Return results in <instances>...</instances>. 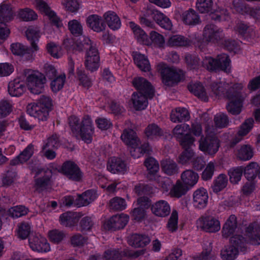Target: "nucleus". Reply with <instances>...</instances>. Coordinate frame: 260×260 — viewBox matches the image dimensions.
<instances>
[{
  "label": "nucleus",
  "mask_w": 260,
  "mask_h": 260,
  "mask_svg": "<svg viewBox=\"0 0 260 260\" xmlns=\"http://www.w3.org/2000/svg\"><path fill=\"white\" fill-rule=\"evenodd\" d=\"M222 235L230 237L231 245L225 246L221 251V257L223 260H234L240 252H248L250 245L260 244V225L251 224L244 233L237 227L236 217L232 215L223 226Z\"/></svg>",
  "instance_id": "f257e3e1"
},
{
  "label": "nucleus",
  "mask_w": 260,
  "mask_h": 260,
  "mask_svg": "<svg viewBox=\"0 0 260 260\" xmlns=\"http://www.w3.org/2000/svg\"><path fill=\"white\" fill-rule=\"evenodd\" d=\"M243 88V85L238 83L230 88V85L224 80L219 83H214L205 89L200 82L191 83L188 86V90L201 100L207 102L210 99L215 100L225 98L229 100L226 109L229 112L233 115H238L242 111L243 99L239 92Z\"/></svg>",
  "instance_id": "f03ea898"
},
{
  "label": "nucleus",
  "mask_w": 260,
  "mask_h": 260,
  "mask_svg": "<svg viewBox=\"0 0 260 260\" xmlns=\"http://www.w3.org/2000/svg\"><path fill=\"white\" fill-rule=\"evenodd\" d=\"M63 45L67 51L82 50V46L85 49H88L86 59V68L93 72L97 70L100 67V56L95 45L83 34H69L64 40Z\"/></svg>",
  "instance_id": "7ed1b4c3"
},
{
  "label": "nucleus",
  "mask_w": 260,
  "mask_h": 260,
  "mask_svg": "<svg viewBox=\"0 0 260 260\" xmlns=\"http://www.w3.org/2000/svg\"><path fill=\"white\" fill-rule=\"evenodd\" d=\"M69 124L73 135L77 138H81L87 144L91 142L94 128L89 116L85 117L81 123H79L77 117L71 116L69 118Z\"/></svg>",
  "instance_id": "20e7f679"
},
{
  "label": "nucleus",
  "mask_w": 260,
  "mask_h": 260,
  "mask_svg": "<svg viewBox=\"0 0 260 260\" xmlns=\"http://www.w3.org/2000/svg\"><path fill=\"white\" fill-rule=\"evenodd\" d=\"M121 138L128 146L131 154L135 158H139L149 151V145L147 143L142 144L135 132L132 129H125L121 136Z\"/></svg>",
  "instance_id": "39448f33"
},
{
  "label": "nucleus",
  "mask_w": 260,
  "mask_h": 260,
  "mask_svg": "<svg viewBox=\"0 0 260 260\" xmlns=\"http://www.w3.org/2000/svg\"><path fill=\"white\" fill-rule=\"evenodd\" d=\"M51 107L50 98L43 95L36 102L27 105V113L31 116L37 118L39 121H46L48 119Z\"/></svg>",
  "instance_id": "423d86ee"
},
{
  "label": "nucleus",
  "mask_w": 260,
  "mask_h": 260,
  "mask_svg": "<svg viewBox=\"0 0 260 260\" xmlns=\"http://www.w3.org/2000/svg\"><path fill=\"white\" fill-rule=\"evenodd\" d=\"M153 20L156 21L157 24L164 29L171 30L173 27L170 19L160 12H153L151 10H146L142 14L140 17V22L146 26L153 28L155 23Z\"/></svg>",
  "instance_id": "0eeeda50"
},
{
  "label": "nucleus",
  "mask_w": 260,
  "mask_h": 260,
  "mask_svg": "<svg viewBox=\"0 0 260 260\" xmlns=\"http://www.w3.org/2000/svg\"><path fill=\"white\" fill-rule=\"evenodd\" d=\"M28 89L32 93L39 94L44 88L46 80L44 75L37 71L25 70L21 74Z\"/></svg>",
  "instance_id": "6e6552de"
},
{
  "label": "nucleus",
  "mask_w": 260,
  "mask_h": 260,
  "mask_svg": "<svg viewBox=\"0 0 260 260\" xmlns=\"http://www.w3.org/2000/svg\"><path fill=\"white\" fill-rule=\"evenodd\" d=\"M26 36L31 44V49L20 43H13L11 46V50L14 55L28 58L32 56L33 52L38 50L39 48L37 44L39 40L40 36L39 34H26Z\"/></svg>",
  "instance_id": "1a4fd4ad"
},
{
  "label": "nucleus",
  "mask_w": 260,
  "mask_h": 260,
  "mask_svg": "<svg viewBox=\"0 0 260 260\" xmlns=\"http://www.w3.org/2000/svg\"><path fill=\"white\" fill-rule=\"evenodd\" d=\"M145 166L147 169L148 176L150 179H154L161 186L164 192H168L169 190L170 181L168 178L161 177L157 175L159 166L157 161L152 157H148L145 161Z\"/></svg>",
  "instance_id": "9d476101"
},
{
  "label": "nucleus",
  "mask_w": 260,
  "mask_h": 260,
  "mask_svg": "<svg viewBox=\"0 0 260 260\" xmlns=\"http://www.w3.org/2000/svg\"><path fill=\"white\" fill-rule=\"evenodd\" d=\"M215 129L207 127L206 130L207 136L202 137L199 141V149L209 155L215 154L219 147V141L213 134Z\"/></svg>",
  "instance_id": "9b49d317"
},
{
  "label": "nucleus",
  "mask_w": 260,
  "mask_h": 260,
  "mask_svg": "<svg viewBox=\"0 0 260 260\" xmlns=\"http://www.w3.org/2000/svg\"><path fill=\"white\" fill-rule=\"evenodd\" d=\"M98 194L95 190H88L85 191L82 195L75 196H67L64 197L63 205L70 206L75 205L78 207L86 206L95 200Z\"/></svg>",
  "instance_id": "f8f14e48"
},
{
  "label": "nucleus",
  "mask_w": 260,
  "mask_h": 260,
  "mask_svg": "<svg viewBox=\"0 0 260 260\" xmlns=\"http://www.w3.org/2000/svg\"><path fill=\"white\" fill-rule=\"evenodd\" d=\"M202 66L209 71L221 70L228 72L231 69V60L225 54L218 55L216 59L206 56L202 61Z\"/></svg>",
  "instance_id": "ddd939ff"
},
{
  "label": "nucleus",
  "mask_w": 260,
  "mask_h": 260,
  "mask_svg": "<svg viewBox=\"0 0 260 260\" xmlns=\"http://www.w3.org/2000/svg\"><path fill=\"white\" fill-rule=\"evenodd\" d=\"M157 70L161 74L163 83L166 86L173 85L174 83L180 81L183 77V73L182 71H177L162 63L158 65Z\"/></svg>",
  "instance_id": "4468645a"
},
{
  "label": "nucleus",
  "mask_w": 260,
  "mask_h": 260,
  "mask_svg": "<svg viewBox=\"0 0 260 260\" xmlns=\"http://www.w3.org/2000/svg\"><path fill=\"white\" fill-rule=\"evenodd\" d=\"M202 132V128L199 124L193 123L191 129L189 125L184 123L177 125L173 129V134L178 139L181 144V141L187 136L190 138H194L199 137Z\"/></svg>",
  "instance_id": "2eb2a0df"
},
{
  "label": "nucleus",
  "mask_w": 260,
  "mask_h": 260,
  "mask_svg": "<svg viewBox=\"0 0 260 260\" xmlns=\"http://www.w3.org/2000/svg\"><path fill=\"white\" fill-rule=\"evenodd\" d=\"M197 226L206 232L215 233L220 229V223L215 216L210 214H205L200 217L196 222Z\"/></svg>",
  "instance_id": "dca6fc26"
},
{
  "label": "nucleus",
  "mask_w": 260,
  "mask_h": 260,
  "mask_svg": "<svg viewBox=\"0 0 260 260\" xmlns=\"http://www.w3.org/2000/svg\"><path fill=\"white\" fill-rule=\"evenodd\" d=\"M28 168L32 171L36 172L35 184L37 189L41 191L46 188L50 183V178L52 175V171L50 170H40L38 163H36L34 167L29 164Z\"/></svg>",
  "instance_id": "f3484780"
},
{
  "label": "nucleus",
  "mask_w": 260,
  "mask_h": 260,
  "mask_svg": "<svg viewBox=\"0 0 260 260\" xmlns=\"http://www.w3.org/2000/svg\"><path fill=\"white\" fill-rule=\"evenodd\" d=\"M195 139L186 136L181 141V145L184 151L179 157V161L182 164H192L194 154L192 148L195 146Z\"/></svg>",
  "instance_id": "a211bd4d"
},
{
  "label": "nucleus",
  "mask_w": 260,
  "mask_h": 260,
  "mask_svg": "<svg viewBox=\"0 0 260 260\" xmlns=\"http://www.w3.org/2000/svg\"><path fill=\"white\" fill-rule=\"evenodd\" d=\"M28 244L34 251L46 253L51 250L50 245L47 239L39 234H31L29 236Z\"/></svg>",
  "instance_id": "6ab92c4d"
},
{
  "label": "nucleus",
  "mask_w": 260,
  "mask_h": 260,
  "mask_svg": "<svg viewBox=\"0 0 260 260\" xmlns=\"http://www.w3.org/2000/svg\"><path fill=\"white\" fill-rule=\"evenodd\" d=\"M27 90V87L24 81V77L21 74L11 80L8 83V91L13 97H19Z\"/></svg>",
  "instance_id": "aec40b11"
},
{
  "label": "nucleus",
  "mask_w": 260,
  "mask_h": 260,
  "mask_svg": "<svg viewBox=\"0 0 260 260\" xmlns=\"http://www.w3.org/2000/svg\"><path fill=\"white\" fill-rule=\"evenodd\" d=\"M196 8L202 13L209 14L213 19H221L223 10L218 11L215 9L212 0H197Z\"/></svg>",
  "instance_id": "412c9836"
},
{
  "label": "nucleus",
  "mask_w": 260,
  "mask_h": 260,
  "mask_svg": "<svg viewBox=\"0 0 260 260\" xmlns=\"http://www.w3.org/2000/svg\"><path fill=\"white\" fill-rule=\"evenodd\" d=\"M14 13L9 5L2 4L0 5V32H9L8 23L14 19Z\"/></svg>",
  "instance_id": "4be33fe9"
},
{
  "label": "nucleus",
  "mask_w": 260,
  "mask_h": 260,
  "mask_svg": "<svg viewBox=\"0 0 260 260\" xmlns=\"http://www.w3.org/2000/svg\"><path fill=\"white\" fill-rule=\"evenodd\" d=\"M128 220L129 216L122 213L116 215L106 220L103 226L106 230H115L124 227Z\"/></svg>",
  "instance_id": "5701e85b"
},
{
  "label": "nucleus",
  "mask_w": 260,
  "mask_h": 260,
  "mask_svg": "<svg viewBox=\"0 0 260 260\" xmlns=\"http://www.w3.org/2000/svg\"><path fill=\"white\" fill-rule=\"evenodd\" d=\"M58 171L73 180L79 181L82 177V174L78 166L71 161L63 163Z\"/></svg>",
  "instance_id": "b1692460"
},
{
  "label": "nucleus",
  "mask_w": 260,
  "mask_h": 260,
  "mask_svg": "<svg viewBox=\"0 0 260 260\" xmlns=\"http://www.w3.org/2000/svg\"><path fill=\"white\" fill-rule=\"evenodd\" d=\"M137 38L138 41L146 45L161 47L164 43V37L160 34H139Z\"/></svg>",
  "instance_id": "393cba45"
},
{
  "label": "nucleus",
  "mask_w": 260,
  "mask_h": 260,
  "mask_svg": "<svg viewBox=\"0 0 260 260\" xmlns=\"http://www.w3.org/2000/svg\"><path fill=\"white\" fill-rule=\"evenodd\" d=\"M58 146V137L57 135H53L49 137L45 142L42 148L43 154L48 159H52L56 156L54 151Z\"/></svg>",
  "instance_id": "a878e982"
},
{
  "label": "nucleus",
  "mask_w": 260,
  "mask_h": 260,
  "mask_svg": "<svg viewBox=\"0 0 260 260\" xmlns=\"http://www.w3.org/2000/svg\"><path fill=\"white\" fill-rule=\"evenodd\" d=\"M149 200L147 197H141L134 204V209L132 211V216L135 220L140 221L145 216V209L148 207Z\"/></svg>",
  "instance_id": "bb28decb"
},
{
  "label": "nucleus",
  "mask_w": 260,
  "mask_h": 260,
  "mask_svg": "<svg viewBox=\"0 0 260 260\" xmlns=\"http://www.w3.org/2000/svg\"><path fill=\"white\" fill-rule=\"evenodd\" d=\"M133 86L139 91L138 93L145 94L149 98H152L154 95V89L146 79L141 77H135L132 82Z\"/></svg>",
  "instance_id": "cd10ccee"
},
{
  "label": "nucleus",
  "mask_w": 260,
  "mask_h": 260,
  "mask_svg": "<svg viewBox=\"0 0 260 260\" xmlns=\"http://www.w3.org/2000/svg\"><path fill=\"white\" fill-rule=\"evenodd\" d=\"M208 193L206 189L200 188L194 191L193 194V206L198 209L205 208L208 202Z\"/></svg>",
  "instance_id": "c85d7f7f"
},
{
  "label": "nucleus",
  "mask_w": 260,
  "mask_h": 260,
  "mask_svg": "<svg viewBox=\"0 0 260 260\" xmlns=\"http://www.w3.org/2000/svg\"><path fill=\"white\" fill-rule=\"evenodd\" d=\"M148 98H149L147 94L134 92L132 94L131 100L128 105L130 107H133L136 110H144L148 105L147 100Z\"/></svg>",
  "instance_id": "c756f323"
},
{
  "label": "nucleus",
  "mask_w": 260,
  "mask_h": 260,
  "mask_svg": "<svg viewBox=\"0 0 260 260\" xmlns=\"http://www.w3.org/2000/svg\"><path fill=\"white\" fill-rule=\"evenodd\" d=\"M36 6L37 9L41 12L47 15L50 20L54 24L59 27L62 26V23L55 13L52 11L48 6L42 0H36Z\"/></svg>",
  "instance_id": "7c9ffc66"
},
{
  "label": "nucleus",
  "mask_w": 260,
  "mask_h": 260,
  "mask_svg": "<svg viewBox=\"0 0 260 260\" xmlns=\"http://www.w3.org/2000/svg\"><path fill=\"white\" fill-rule=\"evenodd\" d=\"M254 120L252 118L246 119L245 122L240 126L237 134L234 136H230L229 138L230 141H232L233 145L240 142L243 137L246 136L249 133L253 127Z\"/></svg>",
  "instance_id": "2f4dec72"
},
{
  "label": "nucleus",
  "mask_w": 260,
  "mask_h": 260,
  "mask_svg": "<svg viewBox=\"0 0 260 260\" xmlns=\"http://www.w3.org/2000/svg\"><path fill=\"white\" fill-rule=\"evenodd\" d=\"M151 211L155 216L160 217L167 216L171 212V207L165 200H159L151 206Z\"/></svg>",
  "instance_id": "473e14b6"
},
{
  "label": "nucleus",
  "mask_w": 260,
  "mask_h": 260,
  "mask_svg": "<svg viewBox=\"0 0 260 260\" xmlns=\"http://www.w3.org/2000/svg\"><path fill=\"white\" fill-rule=\"evenodd\" d=\"M104 22L113 31L117 30L121 25L119 16L113 11L106 12L103 16Z\"/></svg>",
  "instance_id": "72a5a7b5"
},
{
  "label": "nucleus",
  "mask_w": 260,
  "mask_h": 260,
  "mask_svg": "<svg viewBox=\"0 0 260 260\" xmlns=\"http://www.w3.org/2000/svg\"><path fill=\"white\" fill-rule=\"evenodd\" d=\"M107 169L113 174H124L126 171V166L121 158L113 157L108 160Z\"/></svg>",
  "instance_id": "f704fd0d"
},
{
  "label": "nucleus",
  "mask_w": 260,
  "mask_h": 260,
  "mask_svg": "<svg viewBox=\"0 0 260 260\" xmlns=\"http://www.w3.org/2000/svg\"><path fill=\"white\" fill-rule=\"evenodd\" d=\"M86 24L93 31L101 32L105 31L107 25L102 21L100 16L96 14L89 15L86 19Z\"/></svg>",
  "instance_id": "c9c22d12"
},
{
  "label": "nucleus",
  "mask_w": 260,
  "mask_h": 260,
  "mask_svg": "<svg viewBox=\"0 0 260 260\" xmlns=\"http://www.w3.org/2000/svg\"><path fill=\"white\" fill-rule=\"evenodd\" d=\"M34 150V146L31 144L28 145L19 155L11 160V165L16 166L26 162L32 155Z\"/></svg>",
  "instance_id": "e433bc0d"
},
{
  "label": "nucleus",
  "mask_w": 260,
  "mask_h": 260,
  "mask_svg": "<svg viewBox=\"0 0 260 260\" xmlns=\"http://www.w3.org/2000/svg\"><path fill=\"white\" fill-rule=\"evenodd\" d=\"M199 178L197 173L192 170H187L181 174V181L190 189L197 183Z\"/></svg>",
  "instance_id": "4c0bfd02"
},
{
  "label": "nucleus",
  "mask_w": 260,
  "mask_h": 260,
  "mask_svg": "<svg viewBox=\"0 0 260 260\" xmlns=\"http://www.w3.org/2000/svg\"><path fill=\"white\" fill-rule=\"evenodd\" d=\"M170 119L172 122L175 123L187 121L189 119V114L186 109L178 107L172 111Z\"/></svg>",
  "instance_id": "58836bf2"
},
{
  "label": "nucleus",
  "mask_w": 260,
  "mask_h": 260,
  "mask_svg": "<svg viewBox=\"0 0 260 260\" xmlns=\"http://www.w3.org/2000/svg\"><path fill=\"white\" fill-rule=\"evenodd\" d=\"M181 19L184 23L190 25H196L200 22L198 14L192 9L183 12L181 15Z\"/></svg>",
  "instance_id": "ea45409f"
},
{
  "label": "nucleus",
  "mask_w": 260,
  "mask_h": 260,
  "mask_svg": "<svg viewBox=\"0 0 260 260\" xmlns=\"http://www.w3.org/2000/svg\"><path fill=\"white\" fill-rule=\"evenodd\" d=\"M79 218V213L68 212L62 214L59 218L60 223L66 226L71 227L74 225Z\"/></svg>",
  "instance_id": "a19ab883"
},
{
  "label": "nucleus",
  "mask_w": 260,
  "mask_h": 260,
  "mask_svg": "<svg viewBox=\"0 0 260 260\" xmlns=\"http://www.w3.org/2000/svg\"><path fill=\"white\" fill-rule=\"evenodd\" d=\"M133 56L135 64L143 72H148L150 70L151 67L147 57L139 52L133 53Z\"/></svg>",
  "instance_id": "79ce46f5"
},
{
  "label": "nucleus",
  "mask_w": 260,
  "mask_h": 260,
  "mask_svg": "<svg viewBox=\"0 0 260 260\" xmlns=\"http://www.w3.org/2000/svg\"><path fill=\"white\" fill-rule=\"evenodd\" d=\"M150 239L147 236L134 234L128 239V244L135 247H143L149 243Z\"/></svg>",
  "instance_id": "37998d69"
},
{
  "label": "nucleus",
  "mask_w": 260,
  "mask_h": 260,
  "mask_svg": "<svg viewBox=\"0 0 260 260\" xmlns=\"http://www.w3.org/2000/svg\"><path fill=\"white\" fill-rule=\"evenodd\" d=\"M145 134L148 139L155 141L162 136V131L157 124L151 123L146 128Z\"/></svg>",
  "instance_id": "c03bdc74"
},
{
  "label": "nucleus",
  "mask_w": 260,
  "mask_h": 260,
  "mask_svg": "<svg viewBox=\"0 0 260 260\" xmlns=\"http://www.w3.org/2000/svg\"><path fill=\"white\" fill-rule=\"evenodd\" d=\"M236 154L240 159L248 160L252 157L253 150L250 145H243L237 148Z\"/></svg>",
  "instance_id": "a18cd8bd"
},
{
  "label": "nucleus",
  "mask_w": 260,
  "mask_h": 260,
  "mask_svg": "<svg viewBox=\"0 0 260 260\" xmlns=\"http://www.w3.org/2000/svg\"><path fill=\"white\" fill-rule=\"evenodd\" d=\"M188 190L180 180H178L171 189L169 194L172 197L179 198L184 195Z\"/></svg>",
  "instance_id": "49530a36"
},
{
  "label": "nucleus",
  "mask_w": 260,
  "mask_h": 260,
  "mask_svg": "<svg viewBox=\"0 0 260 260\" xmlns=\"http://www.w3.org/2000/svg\"><path fill=\"white\" fill-rule=\"evenodd\" d=\"M228 179L226 175L219 174L214 180L212 189L214 192L218 193L226 187Z\"/></svg>",
  "instance_id": "de8ad7c7"
},
{
  "label": "nucleus",
  "mask_w": 260,
  "mask_h": 260,
  "mask_svg": "<svg viewBox=\"0 0 260 260\" xmlns=\"http://www.w3.org/2000/svg\"><path fill=\"white\" fill-rule=\"evenodd\" d=\"M244 167L240 166L230 169L228 171L230 181L232 184H238L241 180Z\"/></svg>",
  "instance_id": "09e8293b"
},
{
  "label": "nucleus",
  "mask_w": 260,
  "mask_h": 260,
  "mask_svg": "<svg viewBox=\"0 0 260 260\" xmlns=\"http://www.w3.org/2000/svg\"><path fill=\"white\" fill-rule=\"evenodd\" d=\"M258 170V164L255 162H251L246 167H244L243 172L245 177L248 181H250L256 177Z\"/></svg>",
  "instance_id": "8fccbe9b"
},
{
  "label": "nucleus",
  "mask_w": 260,
  "mask_h": 260,
  "mask_svg": "<svg viewBox=\"0 0 260 260\" xmlns=\"http://www.w3.org/2000/svg\"><path fill=\"white\" fill-rule=\"evenodd\" d=\"M161 165L163 171L168 175H171L178 172L177 165L172 159H164L161 161Z\"/></svg>",
  "instance_id": "3c124183"
},
{
  "label": "nucleus",
  "mask_w": 260,
  "mask_h": 260,
  "mask_svg": "<svg viewBox=\"0 0 260 260\" xmlns=\"http://www.w3.org/2000/svg\"><path fill=\"white\" fill-rule=\"evenodd\" d=\"M66 82V76L64 74H61L54 79L50 82V87L52 91L54 92H57L61 90Z\"/></svg>",
  "instance_id": "603ef678"
},
{
  "label": "nucleus",
  "mask_w": 260,
  "mask_h": 260,
  "mask_svg": "<svg viewBox=\"0 0 260 260\" xmlns=\"http://www.w3.org/2000/svg\"><path fill=\"white\" fill-rule=\"evenodd\" d=\"M61 4L66 11L76 13L81 7V3L77 0H62Z\"/></svg>",
  "instance_id": "864d4df0"
},
{
  "label": "nucleus",
  "mask_w": 260,
  "mask_h": 260,
  "mask_svg": "<svg viewBox=\"0 0 260 260\" xmlns=\"http://www.w3.org/2000/svg\"><path fill=\"white\" fill-rule=\"evenodd\" d=\"M47 52L54 58H59L63 54L61 47L53 42H50L47 45Z\"/></svg>",
  "instance_id": "5fc2aeb1"
},
{
  "label": "nucleus",
  "mask_w": 260,
  "mask_h": 260,
  "mask_svg": "<svg viewBox=\"0 0 260 260\" xmlns=\"http://www.w3.org/2000/svg\"><path fill=\"white\" fill-rule=\"evenodd\" d=\"M201 35L200 36H198V39H196L192 41V43L196 46H198L200 48L206 44L207 42H215V41L213 40V38H214L216 37V35L217 34H208L209 35L208 36L206 35L204 36L205 34H200ZM207 35V34H205Z\"/></svg>",
  "instance_id": "6e6d98bb"
},
{
  "label": "nucleus",
  "mask_w": 260,
  "mask_h": 260,
  "mask_svg": "<svg viewBox=\"0 0 260 260\" xmlns=\"http://www.w3.org/2000/svg\"><path fill=\"white\" fill-rule=\"evenodd\" d=\"M37 14L32 10L25 9L17 12V17L24 21H30L37 18Z\"/></svg>",
  "instance_id": "4d7b16f0"
},
{
  "label": "nucleus",
  "mask_w": 260,
  "mask_h": 260,
  "mask_svg": "<svg viewBox=\"0 0 260 260\" xmlns=\"http://www.w3.org/2000/svg\"><path fill=\"white\" fill-rule=\"evenodd\" d=\"M28 212V209L23 206H16L11 208L8 211L10 216L17 218L26 215Z\"/></svg>",
  "instance_id": "13d9d810"
},
{
  "label": "nucleus",
  "mask_w": 260,
  "mask_h": 260,
  "mask_svg": "<svg viewBox=\"0 0 260 260\" xmlns=\"http://www.w3.org/2000/svg\"><path fill=\"white\" fill-rule=\"evenodd\" d=\"M215 161H210L207 164L202 174V178L204 180H208L212 178L215 170Z\"/></svg>",
  "instance_id": "bf43d9fd"
},
{
  "label": "nucleus",
  "mask_w": 260,
  "mask_h": 260,
  "mask_svg": "<svg viewBox=\"0 0 260 260\" xmlns=\"http://www.w3.org/2000/svg\"><path fill=\"white\" fill-rule=\"evenodd\" d=\"M110 207L111 209L115 210H124L126 207L125 201L119 197L113 198L110 201Z\"/></svg>",
  "instance_id": "052dcab7"
},
{
  "label": "nucleus",
  "mask_w": 260,
  "mask_h": 260,
  "mask_svg": "<svg viewBox=\"0 0 260 260\" xmlns=\"http://www.w3.org/2000/svg\"><path fill=\"white\" fill-rule=\"evenodd\" d=\"M12 103L7 100H2L0 102V117H4L8 115L12 111Z\"/></svg>",
  "instance_id": "680f3d73"
},
{
  "label": "nucleus",
  "mask_w": 260,
  "mask_h": 260,
  "mask_svg": "<svg viewBox=\"0 0 260 260\" xmlns=\"http://www.w3.org/2000/svg\"><path fill=\"white\" fill-rule=\"evenodd\" d=\"M64 237V233L57 230H52L49 231L48 237L49 240L55 244L60 243Z\"/></svg>",
  "instance_id": "e2e57ef3"
},
{
  "label": "nucleus",
  "mask_w": 260,
  "mask_h": 260,
  "mask_svg": "<svg viewBox=\"0 0 260 260\" xmlns=\"http://www.w3.org/2000/svg\"><path fill=\"white\" fill-rule=\"evenodd\" d=\"M228 118L226 114L219 113L217 114L214 117L215 126L216 128H221L228 125Z\"/></svg>",
  "instance_id": "0e129e2a"
},
{
  "label": "nucleus",
  "mask_w": 260,
  "mask_h": 260,
  "mask_svg": "<svg viewBox=\"0 0 260 260\" xmlns=\"http://www.w3.org/2000/svg\"><path fill=\"white\" fill-rule=\"evenodd\" d=\"M30 231V225L29 223H22L18 228L17 234L19 238L24 239H26Z\"/></svg>",
  "instance_id": "69168bd1"
},
{
  "label": "nucleus",
  "mask_w": 260,
  "mask_h": 260,
  "mask_svg": "<svg viewBox=\"0 0 260 260\" xmlns=\"http://www.w3.org/2000/svg\"><path fill=\"white\" fill-rule=\"evenodd\" d=\"M178 214L177 211L173 210L169 219L167 228L169 231H175L178 228Z\"/></svg>",
  "instance_id": "338daca9"
},
{
  "label": "nucleus",
  "mask_w": 260,
  "mask_h": 260,
  "mask_svg": "<svg viewBox=\"0 0 260 260\" xmlns=\"http://www.w3.org/2000/svg\"><path fill=\"white\" fill-rule=\"evenodd\" d=\"M68 28L71 32H82L83 30V24L80 20L77 19L69 21Z\"/></svg>",
  "instance_id": "774afa93"
}]
</instances>
